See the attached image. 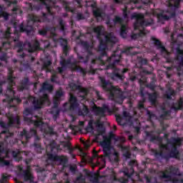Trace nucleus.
Instances as JSON below:
<instances>
[{"instance_id": "72a5a7b5", "label": "nucleus", "mask_w": 183, "mask_h": 183, "mask_svg": "<svg viewBox=\"0 0 183 183\" xmlns=\"http://www.w3.org/2000/svg\"><path fill=\"white\" fill-rule=\"evenodd\" d=\"M93 15L97 19L101 18V19H103L104 16H105V13H104L101 9L96 8V9H93Z\"/></svg>"}, {"instance_id": "2eb2a0df", "label": "nucleus", "mask_w": 183, "mask_h": 183, "mask_svg": "<svg viewBox=\"0 0 183 183\" xmlns=\"http://www.w3.org/2000/svg\"><path fill=\"white\" fill-rule=\"evenodd\" d=\"M146 135L147 137L150 138V142H154V141H157V142L159 143V148L160 151H164V149H165L166 151H169V147L168 144H164V143H162V141L164 139L162 137L154 135L152 132H147Z\"/></svg>"}, {"instance_id": "7ed1b4c3", "label": "nucleus", "mask_w": 183, "mask_h": 183, "mask_svg": "<svg viewBox=\"0 0 183 183\" xmlns=\"http://www.w3.org/2000/svg\"><path fill=\"white\" fill-rule=\"evenodd\" d=\"M122 58V56L117 54V51H115L112 53V56L107 59L108 62H111V61H112V63L109 64L106 66V69L112 70L110 76L113 81H117L118 79L124 81L125 79V74L128 72V69H121L117 68V65H119L121 63Z\"/></svg>"}, {"instance_id": "e2e57ef3", "label": "nucleus", "mask_w": 183, "mask_h": 183, "mask_svg": "<svg viewBox=\"0 0 183 183\" xmlns=\"http://www.w3.org/2000/svg\"><path fill=\"white\" fill-rule=\"evenodd\" d=\"M61 110L59 109H52L51 111V115H59Z\"/></svg>"}, {"instance_id": "a878e982", "label": "nucleus", "mask_w": 183, "mask_h": 183, "mask_svg": "<svg viewBox=\"0 0 183 183\" xmlns=\"http://www.w3.org/2000/svg\"><path fill=\"white\" fill-rule=\"evenodd\" d=\"M6 98L9 104H12V102H14L15 100L16 101L17 104H21L22 102V100L19 97H15V93L11 97V93L6 92Z\"/></svg>"}, {"instance_id": "49530a36", "label": "nucleus", "mask_w": 183, "mask_h": 183, "mask_svg": "<svg viewBox=\"0 0 183 183\" xmlns=\"http://www.w3.org/2000/svg\"><path fill=\"white\" fill-rule=\"evenodd\" d=\"M160 177L162 179H169V181H171V182H172V179H174V177H172L171 174H167L165 172H162Z\"/></svg>"}, {"instance_id": "c756f323", "label": "nucleus", "mask_w": 183, "mask_h": 183, "mask_svg": "<svg viewBox=\"0 0 183 183\" xmlns=\"http://www.w3.org/2000/svg\"><path fill=\"white\" fill-rule=\"evenodd\" d=\"M172 109H174V111H181L183 109V98L182 97H180L177 102L173 104Z\"/></svg>"}, {"instance_id": "09e8293b", "label": "nucleus", "mask_w": 183, "mask_h": 183, "mask_svg": "<svg viewBox=\"0 0 183 183\" xmlns=\"http://www.w3.org/2000/svg\"><path fill=\"white\" fill-rule=\"evenodd\" d=\"M61 165H66V162H68V159L64 156H58L57 160Z\"/></svg>"}, {"instance_id": "0e129e2a", "label": "nucleus", "mask_w": 183, "mask_h": 183, "mask_svg": "<svg viewBox=\"0 0 183 183\" xmlns=\"http://www.w3.org/2000/svg\"><path fill=\"white\" fill-rule=\"evenodd\" d=\"M59 102H61V100L58 99H54V109H58V107H59Z\"/></svg>"}, {"instance_id": "6e6d98bb", "label": "nucleus", "mask_w": 183, "mask_h": 183, "mask_svg": "<svg viewBox=\"0 0 183 183\" xmlns=\"http://www.w3.org/2000/svg\"><path fill=\"white\" fill-rule=\"evenodd\" d=\"M50 148H51V152H54V151H58L59 149V146L56 145V143L55 142H53L50 144Z\"/></svg>"}, {"instance_id": "58836bf2", "label": "nucleus", "mask_w": 183, "mask_h": 183, "mask_svg": "<svg viewBox=\"0 0 183 183\" xmlns=\"http://www.w3.org/2000/svg\"><path fill=\"white\" fill-rule=\"evenodd\" d=\"M58 22L60 31H61V32H65V31H66V23L61 18H59L58 19Z\"/></svg>"}, {"instance_id": "bb28decb", "label": "nucleus", "mask_w": 183, "mask_h": 183, "mask_svg": "<svg viewBox=\"0 0 183 183\" xmlns=\"http://www.w3.org/2000/svg\"><path fill=\"white\" fill-rule=\"evenodd\" d=\"M93 31L97 35V39H101V36L105 35V29L102 26H97L93 29Z\"/></svg>"}, {"instance_id": "3c124183", "label": "nucleus", "mask_w": 183, "mask_h": 183, "mask_svg": "<svg viewBox=\"0 0 183 183\" xmlns=\"http://www.w3.org/2000/svg\"><path fill=\"white\" fill-rule=\"evenodd\" d=\"M47 158L49 161H56L58 155L53 154L52 153L46 152Z\"/></svg>"}, {"instance_id": "7c9ffc66", "label": "nucleus", "mask_w": 183, "mask_h": 183, "mask_svg": "<svg viewBox=\"0 0 183 183\" xmlns=\"http://www.w3.org/2000/svg\"><path fill=\"white\" fill-rule=\"evenodd\" d=\"M9 124L10 125H21V119H19V116L14 117V115H11L10 117H9Z\"/></svg>"}, {"instance_id": "6e6552de", "label": "nucleus", "mask_w": 183, "mask_h": 183, "mask_svg": "<svg viewBox=\"0 0 183 183\" xmlns=\"http://www.w3.org/2000/svg\"><path fill=\"white\" fill-rule=\"evenodd\" d=\"M24 121L28 125H34L36 128H39L44 125V119L41 117L35 115L34 117V110L31 108H26L24 111Z\"/></svg>"}, {"instance_id": "f704fd0d", "label": "nucleus", "mask_w": 183, "mask_h": 183, "mask_svg": "<svg viewBox=\"0 0 183 183\" xmlns=\"http://www.w3.org/2000/svg\"><path fill=\"white\" fill-rule=\"evenodd\" d=\"M11 155L14 159H15V161H16L17 162H19V161H22V156H21V151L19 150L13 151L11 152Z\"/></svg>"}, {"instance_id": "6ab92c4d", "label": "nucleus", "mask_w": 183, "mask_h": 183, "mask_svg": "<svg viewBox=\"0 0 183 183\" xmlns=\"http://www.w3.org/2000/svg\"><path fill=\"white\" fill-rule=\"evenodd\" d=\"M93 111L95 112L96 115H100L101 117H104L106 112H108L109 114L112 112L109 108V106L107 104H103L102 107H94L93 108Z\"/></svg>"}, {"instance_id": "473e14b6", "label": "nucleus", "mask_w": 183, "mask_h": 183, "mask_svg": "<svg viewBox=\"0 0 183 183\" xmlns=\"http://www.w3.org/2000/svg\"><path fill=\"white\" fill-rule=\"evenodd\" d=\"M157 83V79H155L154 76L151 78V81L149 84H146V87L149 89H151L152 92H155V89L157 88V85L155 84Z\"/></svg>"}, {"instance_id": "9d476101", "label": "nucleus", "mask_w": 183, "mask_h": 183, "mask_svg": "<svg viewBox=\"0 0 183 183\" xmlns=\"http://www.w3.org/2000/svg\"><path fill=\"white\" fill-rule=\"evenodd\" d=\"M29 102L32 103L34 111H39V109H41L44 107L45 104L49 103V97L47 94H43L40 98L29 96L27 100L24 102V105H29Z\"/></svg>"}, {"instance_id": "dca6fc26", "label": "nucleus", "mask_w": 183, "mask_h": 183, "mask_svg": "<svg viewBox=\"0 0 183 183\" xmlns=\"http://www.w3.org/2000/svg\"><path fill=\"white\" fill-rule=\"evenodd\" d=\"M36 134V129L34 128L30 129V131H26L25 129H24L23 131L20 132V137L25 138L26 141H21V144H23V145L28 144V142H29V139H31L32 137H34Z\"/></svg>"}, {"instance_id": "393cba45", "label": "nucleus", "mask_w": 183, "mask_h": 183, "mask_svg": "<svg viewBox=\"0 0 183 183\" xmlns=\"http://www.w3.org/2000/svg\"><path fill=\"white\" fill-rule=\"evenodd\" d=\"M19 170L20 172H22L24 181H30V182H34V177L31 173H29V170H24V167H22V166L19 167Z\"/></svg>"}, {"instance_id": "13d9d810", "label": "nucleus", "mask_w": 183, "mask_h": 183, "mask_svg": "<svg viewBox=\"0 0 183 183\" xmlns=\"http://www.w3.org/2000/svg\"><path fill=\"white\" fill-rule=\"evenodd\" d=\"M171 115V111L167 110V111H164L163 114H160V119H165L167 117Z\"/></svg>"}, {"instance_id": "4d7b16f0", "label": "nucleus", "mask_w": 183, "mask_h": 183, "mask_svg": "<svg viewBox=\"0 0 183 183\" xmlns=\"http://www.w3.org/2000/svg\"><path fill=\"white\" fill-rule=\"evenodd\" d=\"M59 42L61 48H64L68 46V40H66V39L60 38Z\"/></svg>"}, {"instance_id": "de8ad7c7", "label": "nucleus", "mask_w": 183, "mask_h": 183, "mask_svg": "<svg viewBox=\"0 0 183 183\" xmlns=\"http://www.w3.org/2000/svg\"><path fill=\"white\" fill-rule=\"evenodd\" d=\"M134 47H127L126 49H124V50L122 51V54H127V55H137L138 54V52L134 51L133 53H131V50L133 49Z\"/></svg>"}, {"instance_id": "39448f33", "label": "nucleus", "mask_w": 183, "mask_h": 183, "mask_svg": "<svg viewBox=\"0 0 183 183\" xmlns=\"http://www.w3.org/2000/svg\"><path fill=\"white\" fill-rule=\"evenodd\" d=\"M132 19H135V22L134 24V31L138 30V34H132L131 38L132 39H137L139 38V36H143L145 35V26H149V25H152L154 20L150 19L145 20V16L142 14H137L134 13L132 15Z\"/></svg>"}, {"instance_id": "f257e3e1", "label": "nucleus", "mask_w": 183, "mask_h": 183, "mask_svg": "<svg viewBox=\"0 0 183 183\" xmlns=\"http://www.w3.org/2000/svg\"><path fill=\"white\" fill-rule=\"evenodd\" d=\"M19 41V33L15 29L14 33H12L11 27H8L5 31L2 33L1 42L2 47H0V61L6 62L8 61V54L6 52H3L2 50L6 51L9 48H11V44L12 42H16L15 44L17 48L18 54L24 52V47L27 46L28 52L32 54L36 52L41 49V44L38 40H36L33 44L31 42L24 43Z\"/></svg>"}, {"instance_id": "a19ab883", "label": "nucleus", "mask_w": 183, "mask_h": 183, "mask_svg": "<svg viewBox=\"0 0 183 183\" xmlns=\"http://www.w3.org/2000/svg\"><path fill=\"white\" fill-rule=\"evenodd\" d=\"M64 94L65 92H64V90H62V89H60L56 92L54 99L61 101V99L64 97Z\"/></svg>"}, {"instance_id": "4468645a", "label": "nucleus", "mask_w": 183, "mask_h": 183, "mask_svg": "<svg viewBox=\"0 0 183 183\" xmlns=\"http://www.w3.org/2000/svg\"><path fill=\"white\" fill-rule=\"evenodd\" d=\"M69 102L64 103L63 108H64V111H75L79 107L78 99L72 94H69Z\"/></svg>"}, {"instance_id": "864d4df0", "label": "nucleus", "mask_w": 183, "mask_h": 183, "mask_svg": "<svg viewBox=\"0 0 183 183\" xmlns=\"http://www.w3.org/2000/svg\"><path fill=\"white\" fill-rule=\"evenodd\" d=\"M69 87L72 91H78L79 89H81V85H78L75 83H70Z\"/></svg>"}, {"instance_id": "338daca9", "label": "nucleus", "mask_w": 183, "mask_h": 183, "mask_svg": "<svg viewBox=\"0 0 183 183\" xmlns=\"http://www.w3.org/2000/svg\"><path fill=\"white\" fill-rule=\"evenodd\" d=\"M8 179H9V176L4 174L1 183H8Z\"/></svg>"}, {"instance_id": "423d86ee", "label": "nucleus", "mask_w": 183, "mask_h": 183, "mask_svg": "<svg viewBox=\"0 0 183 183\" xmlns=\"http://www.w3.org/2000/svg\"><path fill=\"white\" fill-rule=\"evenodd\" d=\"M112 139L115 142H119L120 144L125 142V137H117L112 132L109 133V137L103 136V141L100 142V145L102 147L103 153L106 158H111V155H112V151H114V148L111 145Z\"/></svg>"}, {"instance_id": "aec40b11", "label": "nucleus", "mask_w": 183, "mask_h": 183, "mask_svg": "<svg viewBox=\"0 0 183 183\" xmlns=\"http://www.w3.org/2000/svg\"><path fill=\"white\" fill-rule=\"evenodd\" d=\"M151 41H153L154 45L156 46L157 49L160 51L161 54L168 55V50H167L159 39L155 38V36H152Z\"/></svg>"}, {"instance_id": "bf43d9fd", "label": "nucleus", "mask_w": 183, "mask_h": 183, "mask_svg": "<svg viewBox=\"0 0 183 183\" xmlns=\"http://www.w3.org/2000/svg\"><path fill=\"white\" fill-rule=\"evenodd\" d=\"M0 164L4 167H9V165H11L9 160H5L4 159H0Z\"/></svg>"}, {"instance_id": "79ce46f5", "label": "nucleus", "mask_w": 183, "mask_h": 183, "mask_svg": "<svg viewBox=\"0 0 183 183\" xmlns=\"http://www.w3.org/2000/svg\"><path fill=\"white\" fill-rule=\"evenodd\" d=\"M104 56H106L107 58V62H109V64H112L111 62L112 61H108V59L109 57H108V54L107 53V51H102L101 55L99 56V60L101 61V62H102L103 64H105V62L104 61H102V58H104ZM112 56H110V58L112 57Z\"/></svg>"}, {"instance_id": "5701e85b", "label": "nucleus", "mask_w": 183, "mask_h": 183, "mask_svg": "<svg viewBox=\"0 0 183 183\" xmlns=\"http://www.w3.org/2000/svg\"><path fill=\"white\" fill-rule=\"evenodd\" d=\"M9 81V86H7L6 93L11 94L10 97H13L15 94V90L12 88V86H15L16 83L14 81L15 79V77L14 76L8 75L7 78Z\"/></svg>"}, {"instance_id": "0eeeda50", "label": "nucleus", "mask_w": 183, "mask_h": 183, "mask_svg": "<svg viewBox=\"0 0 183 183\" xmlns=\"http://www.w3.org/2000/svg\"><path fill=\"white\" fill-rule=\"evenodd\" d=\"M180 2L179 1H176L172 4L170 1H167L169 8L157 14L158 21H169L172 18H175L177 16V9L179 8Z\"/></svg>"}, {"instance_id": "a211bd4d", "label": "nucleus", "mask_w": 183, "mask_h": 183, "mask_svg": "<svg viewBox=\"0 0 183 183\" xmlns=\"http://www.w3.org/2000/svg\"><path fill=\"white\" fill-rule=\"evenodd\" d=\"M129 167H130L129 170L128 168H126L122 171V172L124 177H127V178H131L132 175H134V172H135L134 167H138V162H137V160H131L130 162H129Z\"/></svg>"}, {"instance_id": "052dcab7", "label": "nucleus", "mask_w": 183, "mask_h": 183, "mask_svg": "<svg viewBox=\"0 0 183 183\" xmlns=\"http://www.w3.org/2000/svg\"><path fill=\"white\" fill-rule=\"evenodd\" d=\"M81 112V115H88L89 114V109L86 106H84Z\"/></svg>"}, {"instance_id": "a18cd8bd", "label": "nucleus", "mask_w": 183, "mask_h": 183, "mask_svg": "<svg viewBox=\"0 0 183 183\" xmlns=\"http://www.w3.org/2000/svg\"><path fill=\"white\" fill-rule=\"evenodd\" d=\"M79 92H81L82 94H84V95L81 96V98L83 99H86V97H88V89L86 88H84L82 87V86H81V88L79 89Z\"/></svg>"}, {"instance_id": "69168bd1", "label": "nucleus", "mask_w": 183, "mask_h": 183, "mask_svg": "<svg viewBox=\"0 0 183 183\" xmlns=\"http://www.w3.org/2000/svg\"><path fill=\"white\" fill-rule=\"evenodd\" d=\"M116 181H118V182L120 183H128V179H126L124 177H119L118 179H116Z\"/></svg>"}, {"instance_id": "ea45409f", "label": "nucleus", "mask_w": 183, "mask_h": 183, "mask_svg": "<svg viewBox=\"0 0 183 183\" xmlns=\"http://www.w3.org/2000/svg\"><path fill=\"white\" fill-rule=\"evenodd\" d=\"M170 175H174L176 177H181V173H179V169L174 167L169 168Z\"/></svg>"}, {"instance_id": "ddd939ff", "label": "nucleus", "mask_w": 183, "mask_h": 183, "mask_svg": "<svg viewBox=\"0 0 183 183\" xmlns=\"http://www.w3.org/2000/svg\"><path fill=\"white\" fill-rule=\"evenodd\" d=\"M117 41L118 39H117V37H115L112 33L106 35L105 40L100 39L99 46V51H105L108 47V45H114V44H117Z\"/></svg>"}, {"instance_id": "680f3d73", "label": "nucleus", "mask_w": 183, "mask_h": 183, "mask_svg": "<svg viewBox=\"0 0 183 183\" xmlns=\"http://www.w3.org/2000/svg\"><path fill=\"white\" fill-rule=\"evenodd\" d=\"M63 49V54L65 56H68V53L69 52V46H65L64 47H62Z\"/></svg>"}, {"instance_id": "f3484780", "label": "nucleus", "mask_w": 183, "mask_h": 183, "mask_svg": "<svg viewBox=\"0 0 183 183\" xmlns=\"http://www.w3.org/2000/svg\"><path fill=\"white\" fill-rule=\"evenodd\" d=\"M32 10L35 11H39L41 9H44L45 8L49 15H52V11L51 9H52V6L49 5V4H47L45 1H41L37 4H35L32 6V5H30Z\"/></svg>"}, {"instance_id": "2f4dec72", "label": "nucleus", "mask_w": 183, "mask_h": 183, "mask_svg": "<svg viewBox=\"0 0 183 183\" xmlns=\"http://www.w3.org/2000/svg\"><path fill=\"white\" fill-rule=\"evenodd\" d=\"M148 95L149 102L152 105H155V104H157V99L158 98V93L154 91L153 93H149Z\"/></svg>"}, {"instance_id": "774afa93", "label": "nucleus", "mask_w": 183, "mask_h": 183, "mask_svg": "<svg viewBox=\"0 0 183 183\" xmlns=\"http://www.w3.org/2000/svg\"><path fill=\"white\" fill-rule=\"evenodd\" d=\"M76 181H77L78 183H84L85 179L84 177H82V175H81L76 177Z\"/></svg>"}, {"instance_id": "c9c22d12", "label": "nucleus", "mask_w": 183, "mask_h": 183, "mask_svg": "<svg viewBox=\"0 0 183 183\" xmlns=\"http://www.w3.org/2000/svg\"><path fill=\"white\" fill-rule=\"evenodd\" d=\"M52 29L55 31V27L46 26L42 29L39 30V34L41 36H46V34H48Z\"/></svg>"}, {"instance_id": "b1692460", "label": "nucleus", "mask_w": 183, "mask_h": 183, "mask_svg": "<svg viewBox=\"0 0 183 183\" xmlns=\"http://www.w3.org/2000/svg\"><path fill=\"white\" fill-rule=\"evenodd\" d=\"M175 95H177V92L172 87L168 86L163 94V98L171 101L172 100V97H175Z\"/></svg>"}, {"instance_id": "603ef678", "label": "nucleus", "mask_w": 183, "mask_h": 183, "mask_svg": "<svg viewBox=\"0 0 183 183\" xmlns=\"http://www.w3.org/2000/svg\"><path fill=\"white\" fill-rule=\"evenodd\" d=\"M45 134L47 135H55V131H54V127H48L47 129H45Z\"/></svg>"}, {"instance_id": "4be33fe9", "label": "nucleus", "mask_w": 183, "mask_h": 183, "mask_svg": "<svg viewBox=\"0 0 183 183\" xmlns=\"http://www.w3.org/2000/svg\"><path fill=\"white\" fill-rule=\"evenodd\" d=\"M0 127L4 129L0 134V135H4V141H6L8 138L14 135V134L9 132L8 124H6V123L4 122H0Z\"/></svg>"}, {"instance_id": "9b49d317", "label": "nucleus", "mask_w": 183, "mask_h": 183, "mask_svg": "<svg viewBox=\"0 0 183 183\" xmlns=\"http://www.w3.org/2000/svg\"><path fill=\"white\" fill-rule=\"evenodd\" d=\"M41 22L39 17L38 16H35L34 14H29V21L27 24L24 26V24L19 25V31L20 32H26L27 35H29L31 32H34V27L38 26V24Z\"/></svg>"}, {"instance_id": "5fc2aeb1", "label": "nucleus", "mask_w": 183, "mask_h": 183, "mask_svg": "<svg viewBox=\"0 0 183 183\" xmlns=\"http://www.w3.org/2000/svg\"><path fill=\"white\" fill-rule=\"evenodd\" d=\"M113 21L114 24H120L122 25V24H124V19L119 17V16H115Z\"/></svg>"}, {"instance_id": "e433bc0d", "label": "nucleus", "mask_w": 183, "mask_h": 183, "mask_svg": "<svg viewBox=\"0 0 183 183\" xmlns=\"http://www.w3.org/2000/svg\"><path fill=\"white\" fill-rule=\"evenodd\" d=\"M127 34H128V27L125 24H122L120 28V36H122V38H127Z\"/></svg>"}, {"instance_id": "4c0bfd02", "label": "nucleus", "mask_w": 183, "mask_h": 183, "mask_svg": "<svg viewBox=\"0 0 183 183\" xmlns=\"http://www.w3.org/2000/svg\"><path fill=\"white\" fill-rule=\"evenodd\" d=\"M52 65V62L49 60L44 61L42 66L41 69L43 71H46V72H51V69L49 67Z\"/></svg>"}, {"instance_id": "f03ea898", "label": "nucleus", "mask_w": 183, "mask_h": 183, "mask_svg": "<svg viewBox=\"0 0 183 183\" xmlns=\"http://www.w3.org/2000/svg\"><path fill=\"white\" fill-rule=\"evenodd\" d=\"M169 134L165 133L164 138L167 140V144H164V145H171V150L169 154L164 153L163 150L160 152L155 151L154 157L155 158H162V159H170V158H175L176 159L179 157V150L178 147L182 145V139L180 137H172L169 139L168 138Z\"/></svg>"}, {"instance_id": "8fccbe9b", "label": "nucleus", "mask_w": 183, "mask_h": 183, "mask_svg": "<svg viewBox=\"0 0 183 183\" xmlns=\"http://www.w3.org/2000/svg\"><path fill=\"white\" fill-rule=\"evenodd\" d=\"M79 44L80 45H81L85 51L89 50V48H91V46L89 45V43H88V41L80 40Z\"/></svg>"}, {"instance_id": "37998d69", "label": "nucleus", "mask_w": 183, "mask_h": 183, "mask_svg": "<svg viewBox=\"0 0 183 183\" xmlns=\"http://www.w3.org/2000/svg\"><path fill=\"white\" fill-rule=\"evenodd\" d=\"M0 18H4V21L9 19V14L6 12H4L2 7L0 6Z\"/></svg>"}, {"instance_id": "cd10ccee", "label": "nucleus", "mask_w": 183, "mask_h": 183, "mask_svg": "<svg viewBox=\"0 0 183 183\" xmlns=\"http://www.w3.org/2000/svg\"><path fill=\"white\" fill-rule=\"evenodd\" d=\"M177 57L176 59L179 62V66H183V50L179 47L176 49Z\"/></svg>"}, {"instance_id": "1a4fd4ad", "label": "nucleus", "mask_w": 183, "mask_h": 183, "mask_svg": "<svg viewBox=\"0 0 183 183\" xmlns=\"http://www.w3.org/2000/svg\"><path fill=\"white\" fill-rule=\"evenodd\" d=\"M77 64L78 61H72V57H69L67 59H62L60 61L61 67H57V71L59 74H64V71L68 68V65H71L73 66L74 71L80 72V74H82V75L85 76V75H86V69L78 66Z\"/></svg>"}, {"instance_id": "f8f14e48", "label": "nucleus", "mask_w": 183, "mask_h": 183, "mask_svg": "<svg viewBox=\"0 0 183 183\" xmlns=\"http://www.w3.org/2000/svg\"><path fill=\"white\" fill-rule=\"evenodd\" d=\"M94 124L96 125L97 128L98 135H105L106 129L104 127V124L99 121L94 122L93 119L89 121L88 126L86 127V132H94Z\"/></svg>"}, {"instance_id": "c85d7f7f", "label": "nucleus", "mask_w": 183, "mask_h": 183, "mask_svg": "<svg viewBox=\"0 0 183 183\" xmlns=\"http://www.w3.org/2000/svg\"><path fill=\"white\" fill-rule=\"evenodd\" d=\"M45 91H48L49 92H52L54 91V86L49 84L47 81L43 83L41 87L39 89V92H45Z\"/></svg>"}, {"instance_id": "412c9836", "label": "nucleus", "mask_w": 183, "mask_h": 183, "mask_svg": "<svg viewBox=\"0 0 183 183\" xmlns=\"http://www.w3.org/2000/svg\"><path fill=\"white\" fill-rule=\"evenodd\" d=\"M31 85H32V84L31 83V81H29V78L24 77L22 80L20 81V83L18 86V90L20 92H23L24 91H28Z\"/></svg>"}, {"instance_id": "c03bdc74", "label": "nucleus", "mask_w": 183, "mask_h": 183, "mask_svg": "<svg viewBox=\"0 0 183 183\" xmlns=\"http://www.w3.org/2000/svg\"><path fill=\"white\" fill-rule=\"evenodd\" d=\"M33 147H34V150L36 151V152H37L38 154L41 152L42 147L41 146L40 142H34Z\"/></svg>"}, {"instance_id": "20e7f679", "label": "nucleus", "mask_w": 183, "mask_h": 183, "mask_svg": "<svg viewBox=\"0 0 183 183\" xmlns=\"http://www.w3.org/2000/svg\"><path fill=\"white\" fill-rule=\"evenodd\" d=\"M99 79L100 85L102 89L109 92L110 99L116 102V104H123L124 99H125V97L124 96V92L122 90L114 86L112 84L109 82V81H107L104 77H99Z\"/></svg>"}]
</instances>
